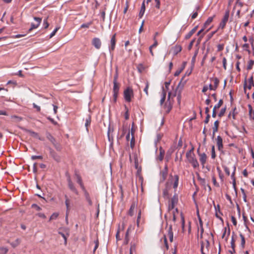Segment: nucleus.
Listing matches in <instances>:
<instances>
[{
	"label": "nucleus",
	"instance_id": "30",
	"mask_svg": "<svg viewBox=\"0 0 254 254\" xmlns=\"http://www.w3.org/2000/svg\"><path fill=\"white\" fill-rule=\"evenodd\" d=\"M145 3H144V1H143L142 3L141 9H140V10L139 12V17L141 18L143 16V15L144 14V12H145Z\"/></svg>",
	"mask_w": 254,
	"mask_h": 254
},
{
	"label": "nucleus",
	"instance_id": "35",
	"mask_svg": "<svg viewBox=\"0 0 254 254\" xmlns=\"http://www.w3.org/2000/svg\"><path fill=\"white\" fill-rule=\"evenodd\" d=\"M120 89V84L119 83H114L113 92L119 93Z\"/></svg>",
	"mask_w": 254,
	"mask_h": 254
},
{
	"label": "nucleus",
	"instance_id": "8",
	"mask_svg": "<svg viewBox=\"0 0 254 254\" xmlns=\"http://www.w3.org/2000/svg\"><path fill=\"white\" fill-rule=\"evenodd\" d=\"M34 19L36 21L37 23L36 24H34V23L31 24V27L28 30V32H31L33 29L37 28L41 22V21H42L41 18L35 17H34Z\"/></svg>",
	"mask_w": 254,
	"mask_h": 254
},
{
	"label": "nucleus",
	"instance_id": "49",
	"mask_svg": "<svg viewBox=\"0 0 254 254\" xmlns=\"http://www.w3.org/2000/svg\"><path fill=\"white\" fill-rule=\"evenodd\" d=\"M31 207L35 209L37 211H40L42 209V208L36 204H32Z\"/></svg>",
	"mask_w": 254,
	"mask_h": 254
},
{
	"label": "nucleus",
	"instance_id": "38",
	"mask_svg": "<svg viewBox=\"0 0 254 254\" xmlns=\"http://www.w3.org/2000/svg\"><path fill=\"white\" fill-rule=\"evenodd\" d=\"M254 64V61H253L252 60H250L248 62V64L247 68V69L249 70L252 69Z\"/></svg>",
	"mask_w": 254,
	"mask_h": 254
},
{
	"label": "nucleus",
	"instance_id": "5",
	"mask_svg": "<svg viewBox=\"0 0 254 254\" xmlns=\"http://www.w3.org/2000/svg\"><path fill=\"white\" fill-rule=\"evenodd\" d=\"M230 15V11L229 9L225 11V15L223 16L221 22L219 24V28L223 29L228 21V19Z\"/></svg>",
	"mask_w": 254,
	"mask_h": 254
},
{
	"label": "nucleus",
	"instance_id": "24",
	"mask_svg": "<svg viewBox=\"0 0 254 254\" xmlns=\"http://www.w3.org/2000/svg\"><path fill=\"white\" fill-rule=\"evenodd\" d=\"M217 208H218V210L217 209V208H216V213H215V216L217 218H218V219H219L221 221L223 222V219L222 218V217L220 216V215H222V213L221 212L220 210V206L219 205H217Z\"/></svg>",
	"mask_w": 254,
	"mask_h": 254
},
{
	"label": "nucleus",
	"instance_id": "33",
	"mask_svg": "<svg viewBox=\"0 0 254 254\" xmlns=\"http://www.w3.org/2000/svg\"><path fill=\"white\" fill-rule=\"evenodd\" d=\"M212 81L213 82V83H214V84L213 85H214V88L216 89L218 86V85L219 83V80L217 78L215 77V78L212 79Z\"/></svg>",
	"mask_w": 254,
	"mask_h": 254
},
{
	"label": "nucleus",
	"instance_id": "40",
	"mask_svg": "<svg viewBox=\"0 0 254 254\" xmlns=\"http://www.w3.org/2000/svg\"><path fill=\"white\" fill-rule=\"evenodd\" d=\"M59 213H57V212H55L54 213L52 214V215L51 216L50 218V221H52L53 220H55L59 216Z\"/></svg>",
	"mask_w": 254,
	"mask_h": 254
},
{
	"label": "nucleus",
	"instance_id": "31",
	"mask_svg": "<svg viewBox=\"0 0 254 254\" xmlns=\"http://www.w3.org/2000/svg\"><path fill=\"white\" fill-rule=\"evenodd\" d=\"M214 17V16H212V17H209L208 18V19H207V20L205 21V22L204 24V28L207 27L212 22Z\"/></svg>",
	"mask_w": 254,
	"mask_h": 254
},
{
	"label": "nucleus",
	"instance_id": "17",
	"mask_svg": "<svg viewBox=\"0 0 254 254\" xmlns=\"http://www.w3.org/2000/svg\"><path fill=\"white\" fill-rule=\"evenodd\" d=\"M68 186L69 188L73 191L76 194H78V192L75 187L74 186V185L73 183L71 182V180L69 179L68 180Z\"/></svg>",
	"mask_w": 254,
	"mask_h": 254
},
{
	"label": "nucleus",
	"instance_id": "56",
	"mask_svg": "<svg viewBox=\"0 0 254 254\" xmlns=\"http://www.w3.org/2000/svg\"><path fill=\"white\" fill-rule=\"evenodd\" d=\"M222 62H223V66L224 68L225 69H226V68H227V67H226V64H227V60H226V58L224 57V58H223V61H222Z\"/></svg>",
	"mask_w": 254,
	"mask_h": 254
},
{
	"label": "nucleus",
	"instance_id": "7",
	"mask_svg": "<svg viewBox=\"0 0 254 254\" xmlns=\"http://www.w3.org/2000/svg\"><path fill=\"white\" fill-rule=\"evenodd\" d=\"M178 199L177 196L174 195L171 198L168 206V210H172L175 208L176 204H177Z\"/></svg>",
	"mask_w": 254,
	"mask_h": 254
},
{
	"label": "nucleus",
	"instance_id": "9",
	"mask_svg": "<svg viewBox=\"0 0 254 254\" xmlns=\"http://www.w3.org/2000/svg\"><path fill=\"white\" fill-rule=\"evenodd\" d=\"M116 34H114L111 39V45L109 47V51L110 53L113 52L115 50V46H116Z\"/></svg>",
	"mask_w": 254,
	"mask_h": 254
},
{
	"label": "nucleus",
	"instance_id": "1",
	"mask_svg": "<svg viewBox=\"0 0 254 254\" xmlns=\"http://www.w3.org/2000/svg\"><path fill=\"white\" fill-rule=\"evenodd\" d=\"M244 6L243 2L240 1V0H237L232 10V14L235 11H236V15L238 18L241 17V15L246 13L248 11V8H246L244 10H242V8Z\"/></svg>",
	"mask_w": 254,
	"mask_h": 254
},
{
	"label": "nucleus",
	"instance_id": "11",
	"mask_svg": "<svg viewBox=\"0 0 254 254\" xmlns=\"http://www.w3.org/2000/svg\"><path fill=\"white\" fill-rule=\"evenodd\" d=\"M92 44L97 49H99L101 47V42L99 38H94L92 39Z\"/></svg>",
	"mask_w": 254,
	"mask_h": 254
},
{
	"label": "nucleus",
	"instance_id": "50",
	"mask_svg": "<svg viewBox=\"0 0 254 254\" xmlns=\"http://www.w3.org/2000/svg\"><path fill=\"white\" fill-rule=\"evenodd\" d=\"M226 112V108H222L220 113L218 114V116L219 117H222L225 114Z\"/></svg>",
	"mask_w": 254,
	"mask_h": 254
},
{
	"label": "nucleus",
	"instance_id": "60",
	"mask_svg": "<svg viewBox=\"0 0 254 254\" xmlns=\"http://www.w3.org/2000/svg\"><path fill=\"white\" fill-rule=\"evenodd\" d=\"M231 221H232L233 225L236 226L237 225V222L236 219L235 218V217L234 216H231Z\"/></svg>",
	"mask_w": 254,
	"mask_h": 254
},
{
	"label": "nucleus",
	"instance_id": "6",
	"mask_svg": "<svg viewBox=\"0 0 254 254\" xmlns=\"http://www.w3.org/2000/svg\"><path fill=\"white\" fill-rule=\"evenodd\" d=\"M254 86V81L253 76H251V77L248 79L247 83L246 78H245L244 83V90L245 92L246 93V88L249 90L251 89L252 87Z\"/></svg>",
	"mask_w": 254,
	"mask_h": 254
},
{
	"label": "nucleus",
	"instance_id": "64",
	"mask_svg": "<svg viewBox=\"0 0 254 254\" xmlns=\"http://www.w3.org/2000/svg\"><path fill=\"white\" fill-rule=\"evenodd\" d=\"M33 107L36 109L37 111L40 112L41 111V108L40 106H37L35 103L33 104Z\"/></svg>",
	"mask_w": 254,
	"mask_h": 254
},
{
	"label": "nucleus",
	"instance_id": "55",
	"mask_svg": "<svg viewBox=\"0 0 254 254\" xmlns=\"http://www.w3.org/2000/svg\"><path fill=\"white\" fill-rule=\"evenodd\" d=\"M195 41V39H193V40H191V41L190 42V44H189V46H188V49H189V50H190L192 48V46H193V44H194V43Z\"/></svg>",
	"mask_w": 254,
	"mask_h": 254
},
{
	"label": "nucleus",
	"instance_id": "53",
	"mask_svg": "<svg viewBox=\"0 0 254 254\" xmlns=\"http://www.w3.org/2000/svg\"><path fill=\"white\" fill-rule=\"evenodd\" d=\"M59 29V27H57L50 34V38H52L55 35L56 33H57V32L58 31V30Z\"/></svg>",
	"mask_w": 254,
	"mask_h": 254
},
{
	"label": "nucleus",
	"instance_id": "32",
	"mask_svg": "<svg viewBox=\"0 0 254 254\" xmlns=\"http://www.w3.org/2000/svg\"><path fill=\"white\" fill-rule=\"evenodd\" d=\"M47 137L54 145H55L56 140L51 134L48 133L47 135Z\"/></svg>",
	"mask_w": 254,
	"mask_h": 254
},
{
	"label": "nucleus",
	"instance_id": "52",
	"mask_svg": "<svg viewBox=\"0 0 254 254\" xmlns=\"http://www.w3.org/2000/svg\"><path fill=\"white\" fill-rule=\"evenodd\" d=\"M198 180H199L201 185H202V186H205L206 185V181L204 179H202L200 177H198Z\"/></svg>",
	"mask_w": 254,
	"mask_h": 254
},
{
	"label": "nucleus",
	"instance_id": "37",
	"mask_svg": "<svg viewBox=\"0 0 254 254\" xmlns=\"http://www.w3.org/2000/svg\"><path fill=\"white\" fill-rule=\"evenodd\" d=\"M129 231V229H127V232L126 233L125 238V240H124V243L125 245L127 244L129 242V238H128Z\"/></svg>",
	"mask_w": 254,
	"mask_h": 254
},
{
	"label": "nucleus",
	"instance_id": "27",
	"mask_svg": "<svg viewBox=\"0 0 254 254\" xmlns=\"http://www.w3.org/2000/svg\"><path fill=\"white\" fill-rule=\"evenodd\" d=\"M166 92L165 91L164 88H163V90L161 93V99L160 100V105H162L163 103L164 102L165 99H166Z\"/></svg>",
	"mask_w": 254,
	"mask_h": 254
},
{
	"label": "nucleus",
	"instance_id": "21",
	"mask_svg": "<svg viewBox=\"0 0 254 254\" xmlns=\"http://www.w3.org/2000/svg\"><path fill=\"white\" fill-rule=\"evenodd\" d=\"M7 243H9L11 247L14 248L20 244L21 240L19 238H17L13 242L10 243L9 241H7Z\"/></svg>",
	"mask_w": 254,
	"mask_h": 254
},
{
	"label": "nucleus",
	"instance_id": "43",
	"mask_svg": "<svg viewBox=\"0 0 254 254\" xmlns=\"http://www.w3.org/2000/svg\"><path fill=\"white\" fill-rule=\"evenodd\" d=\"M125 108L126 110V113L125 114V118L126 120H127L129 119V113H128V109L127 106H125Z\"/></svg>",
	"mask_w": 254,
	"mask_h": 254
},
{
	"label": "nucleus",
	"instance_id": "13",
	"mask_svg": "<svg viewBox=\"0 0 254 254\" xmlns=\"http://www.w3.org/2000/svg\"><path fill=\"white\" fill-rule=\"evenodd\" d=\"M65 204L66 207V218L67 217L68 214L69 213V211L70 210V200L67 197V195H65Z\"/></svg>",
	"mask_w": 254,
	"mask_h": 254
},
{
	"label": "nucleus",
	"instance_id": "26",
	"mask_svg": "<svg viewBox=\"0 0 254 254\" xmlns=\"http://www.w3.org/2000/svg\"><path fill=\"white\" fill-rule=\"evenodd\" d=\"M174 182L173 183V188L176 189L179 184V176L178 175H175L174 177Z\"/></svg>",
	"mask_w": 254,
	"mask_h": 254
},
{
	"label": "nucleus",
	"instance_id": "2",
	"mask_svg": "<svg viewBox=\"0 0 254 254\" xmlns=\"http://www.w3.org/2000/svg\"><path fill=\"white\" fill-rule=\"evenodd\" d=\"M193 153L191 154L190 152H187L186 157L189 162L192 165L193 168H196L199 166V163L195 158L194 157Z\"/></svg>",
	"mask_w": 254,
	"mask_h": 254
},
{
	"label": "nucleus",
	"instance_id": "45",
	"mask_svg": "<svg viewBox=\"0 0 254 254\" xmlns=\"http://www.w3.org/2000/svg\"><path fill=\"white\" fill-rule=\"evenodd\" d=\"M168 211L171 214H172V215H174V214L176 215V214H178V210L177 208H174L172 210H168Z\"/></svg>",
	"mask_w": 254,
	"mask_h": 254
},
{
	"label": "nucleus",
	"instance_id": "41",
	"mask_svg": "<svg viewBox=\"0 0 254 254\" xmlns=\"http://www.w3.org/2000/svg\"><path fill=\"white\" fill-rule=\"evenodd\" d=\"M90 124H91V118L90 117H89L88 118H87L86 119V122H85V126L86 127L87 131H88V127L90 125Z\"/></svg>",
	"mask_w": 254,
	"mask_h": 254
},
{
	"label": "nucleus",
	"instance_id": "34",
	"mask_svg": "<svg viewBox=\"0 0 254 254\" xmlns=\"http://www.w3.org/2000/svg\"><path fill=\"white\" fill-rule=\"evenodd\" d=\"M8 251V249L4 247H0V254H6Z\"/></svg>",
	"mask_w": 254,
	"mask_h": 254
},
{
	"label": "nucleus",
	"instance_id": "20",
	"mask_svg": "<svg viewBox=\"0 0 254 254\" xmlns=\"http://www.w3.org/2000/svg\"><path fill=\"white\" fill-rule=\"evenodd\" d=\"M197 26L194 27L191 31H190L185 36L186 39H190L191 36L196 32L197 29Z\"/></svg>",
	"mask_w": 254,
	"mask_h": 254
},
{
	"label": "nucleus",
	"instance_id": "61",
	"mask_svg": "<svg viewBox=\"0 0 254 254\" xmlns=\"http://www.w3.org/2000/svg\"><path fill=\"white\" fill-rule=\"evenodd\" d=\"M91 24V23H84L81 25V28H88Z\"/></svg>",
	"mask_w": 254,
	"mask_h": 254
},
{
	"label": "nucleus",
	"instance_id": "10",
	"mask_svg": "<svg viewBox=\"0 0 254 254\" xmlns=\"http://www.w3.org/2000/svg\"><path fill=\"white\" fill-rule=\"evenodd\" d=\"M197 152H198V150H197ZM198 154L199 157V161L200 163L203 167L206 162L207 158V155L205 153H200L198 152Z\"/></svg>",
	"mask_w": 254,
	"mask_h": 254
},
{
	"label": "nucleus",
	"instance_id": "22",
	"mask_svg": "<svg viewBox=\"0 0 254 254\" xmlns=\"http://www.w3.org/2000/svg\"><path fill=\"white\" fill-rule=\"evenodd\" d=\"M219 122L218 121H216L214 123V126L212 127L213 129V136L215 135V133L218 131Z\"/></svg>",
	"mask_w": 254,
	"mask_h": 254
},
{
	"label": "nucleus",
	"instance_id": "44",
	"mask_svg": "<svg viewBox=\"0 0 254 254\" xmlns=\"http://www.w3.org/2000/svg\"><path fill=\"white\" fill-rule=\"evenodd\" d=\"M95 244V247L93 250V253H94L96 251V250L97 249V248L99 247V241L98 239H96L94 242Z\"/></svg>",
	"mask_w": 254,
	"mask_h": 254
},
{
	"label": "nucleus",
	"instance_id": "12",
	"mask_svg": "<svg viewBox=\"0 0 254 254\" xmlns=\"http://www.w3.org/2000/svg\"><path fill=\"white\" fill-rule=\"evenodd\" d=\"M223 100L222 99H220L217 104L215 105L213 109V112H212V117L215 118L216 117V109H219L223 104Z\"/></svg>",
	"mask_w": 254,
	"mask_h": 254
},
{
	"label": "nucleus",
	"instance_id": "18",
	"mask_svg": "<svg viewBox=\"0 0 254 254\" xmlns=\"http://www.w3.org/2000/svg\"><path fill=\"white\" fill-rule=\"evenodd\" d=\"M238 114V112L236 108H234L232 111H231L228 115V118L230 119H232L233 120L236 119V116Z\"/></svg>",
	"mask_w": 254,
	"mask_h": 254
},
{
	"label": "nucleus",
	"instance_id": "15",
	"mask_svg": "<svg viewBox=\"0 0 254 254\" xmlns=\"http://www.w3.org/2000/svg\"><path fill=\"white\" fill-rule=\"evenodd\" d=\"M167 236L169 237L170 242L173 241V232L172 230V226L171 225L169 226L168 230Z\"/></svg>",
	"mask_w": 254,
	"mask_h": 254
},
{
	"label": "nucleus",
	"instance_id": "28",
	"mask_svg": "<svg viewBox=\"0 0 254 254\" xmlns=\"http://www.w3.org/2000/svg\"><path fill=\"white\" fill-rule=\"evenodd\" d=\"M136 253V245L134 243H131L129 250V254H133Z\"/></svg>",
	"mask_w": 254,
	"mask_h": 254
},
{
	"label": "nucleus",
	"instance_id": "47",
	"mask_svg": "<svg viewBox=\"0 0 254 254\" xmlns=\"http://www.w3.org/2000/svg\"><path fill=\"white\" fill-rule=\"evenodd\" d=\"M11 119H13L15 122H19L22 120V118L17 116H12Z\"/></svg>",
	"mask_w": 254,
	"mask_h": 254
},
{
	"label": "nucleus",
	"instance_id": "36",
	"mask_svg": "<svg viewBox=\"0 0 254 254\" xmlns=\"http://www.w3.org/2000/svg\"><path fill=\"white\" fill-rule=\"evenodd\" d=\"M165 154V151L162 149V148L160 149V154L159 156L158 157V159L160 161H162L163 159L164 156Z\"/></svg>",
	"mask_w": 254,
	"mask_h": 254
},
{
	"label": "nucleus",
	"instance_id": "4",
	"mask_svg": "<svg viewBox=\"0 0 254 254\" xmlns=\"http://www.w3.org/2000/svg\"><path fill=\"white\" fill-rule=\"evenodd\" d=\"M171 93L169 92L168 94V99L165 103L164 108L166 114H168L172 109L173 101L170 99Z\"/></svg>",
	"mask_w": 254,
	"mask_h": 254
},
{
	"label": "nucleus",
	"instance_id": "14",
	"mask_svg": "<svg viewBox=\"0 0 254 254\" xmlns=\"http://www.w3.org/2000/svg\"><path fill=\"white\" fill-rule=\"evenodd\" d=\"M216 143L218 149L219 151H221L223 148V140L220 136H218L216 138Z\"/></svg>",
	"mask_w": 254,
	"mask_h": 254
},
{
	"label": "nucleus",
	"instance_id": "48",
	"mask_svg": "<svg viewBox=\"0 0 254 254\" xmlns=\"http://www.w3.org/2000/svg\"><path fill=\"white\" fill-rule=\"evenodd\" d=\"M216 157V154L215 152V147L214 146H212L211 148V158L212 159H215Z\"/></svg>",
	"mask_w": 254,
	"mask_h": 254
},
{
	"label": "nucleus",
	"instance_id": "62",
	"mask_svg": "<svg viewBox=\"0 0 254 254\" xmlns=\"http://www.w3.org/2000/svg\"><path fill=\"white\" fill-rule=\"evenodd\" d=\"M212 179L214 185L216 187H219V184L216 182V178L214 176H213Z\"/></svg>",
	"mask_w": 254,
	"mask_h": 254
},
{
	"label": "nucleus",
	"instance_id": "23",
	"mask_svg": "<svg viewBox=\"0 0 254 254\" xmlns=\"http://www.w3.org/2000/svg\"><path fill=\"white\" fill-rule=\"evenodd\" d=\"M131 139L130 142V147L132 149L133 148L135 145V139L133 135L134 131L132 128L131 129Z\"/></svg>",
	"mask_w": 254,
	"mask_h": 254
},
{
	"label": "nucleus",
	"instance_id": "3",
	"mask_svg": "<svg viewBox=\"0 0 254 254\" xmlns=\"http://www.w3.org/2000/svg\"><path fill=\"white\" fill-rule=\"evenodd\" d=\"M124 96L125 100L127 102H130L131 98L133 97V92L130 87H127L124 92Z\"/></svg>",
	"mask_w": 254,
	"mask_h": 254
},
{
	"label": "nucleus",
	"instance_id": "16",
	"mask_svg": "<svg viewBox=\"0 0 254 254\" xmlns=\"http://www.w3.org/2000/svg\"><path fill=\"white\" fill-rule=\"evenodd\" d=\"M249 109V115L250 120L254 121V110L251 105L249 104L248 105Z\"/></svg>",
	"mask_w": 254,
	"mask_h": 254
},
{
	"label": "nucleus",
	"instance_id": "29",
	"mask_svg": "<svg viewBox=\"0 0 254 254\" xmlns=\"http://www.w3.org/2000/svg\"><path fill=\"white\" fill-rule=\"evenodd\" d=\"M135 208V203H133L130 206V207L129 208V210L128 211V215L132 216L134 214V210Z\"/></svg>",
	"mask_w": 254,
	"mask_h": 254
},
{
	"label": "nucleus",
	"instance_id": "25",
	"mask_svg": "<svg viewBox=\"0 0 254 254\" xmlns=\"http://www.w3.org/2000/svg\"><path fill=\"white\" fill-rule=\"evenodd\" d=\"M76 179H77V183L80 185V187L82 189V190H84V187L82 183V179L81 177L79 175L76 174Z\"/></svg>",
	"mask_w": 254,
	"mask_h": 254
},
{
	"label": "nucleus",
	"instance_id": "46",
	"mask_svg": "<svg viewBox=\"0 0 254 254\" xmlns=\"http://www.w3.org/2000/svg\"><path fill=\"white\" fill-rule=\"evenodd\" d=\"M163 238H164V243L165 248H166V250H168L169 249V245L167 243V238H166V235H164Z\"/></svg>",
	"mask_w": 254,
	"mask_h": 254
},
{
	"label": "nucleus",
	"instance_id": "42",
	"mask_svg": "<svg viewBox=\"0 0 254 254\" xmlns=\"http://www.w3.org/2000/svg\"><path fill=\"white\" fill-rule=\"evenodd\" d=\"M141 210L140 209L138 211L137 218V221H136V224H137V227H139V226L140 220L141 219Z\"/></svg>",
	"mask_w": 254,
	"mask_h": 254
},
{
	"label": "nucleus",
	"instance_id": "51",
	"mask_svg": "<svg viewBox=\"0 0 254 254\" xmlns=\"http://www.w3.org/2000/svg\"><path fill=\"white\" fill-rule=\"evenodd\" d=\"M153 40H154V44L152 45L151 46H150L151 48H154L157 46L158 45V42L157 41V39L155 38V37H153Z\"/></svg>",
	"mask_w": 254,
	"mask_h": 254
},
{
	"label": "nucleus",
	"instance_id": "54",
	"mask_svg": "<svg viewBox=\"0 0 254 254\" xmlns=\"http://www.w3.org/2000/svg\"><path fill=\"white\" fill-rule=\"evenodd\" d=\"M231 248L233 249V252H235V240L233 238H232V239L231 240Z\"/></svg>",
	"mask_w": 254,
	"mask_h": 254
},
{
	"label": "nucleus",
	"instance_id": "63",
	"mask_svg": "<svg viewBox=\"0 0 254 254\" xmlns=\"http://www.w3.org/2000/svg\"><path fill=\"white\" fill-rule=\"evenodd\" d=\"M43 24L44 25L45 28H47L49 27V23L47 21V18L44 20Z\"/></svg>",
	"mask_w": 254,
	"mask_h": 254
},
{
	"label": "nucleus",
	"instance_id": "58",
	"mask_svg": "<svg viewBox=\"0 0 254 254\" xmlns=\"http://www.w3.org/2000/svg\"><path fill=\"white\" fill-rule=\"evenodd\" d=\"M148 88H149V84H148V82H146V86H145V87L144 88V91L145 92L146 94L147 95H148Z\"/></svg>",
	"mask_w": 254,
	"mask_h": 254
},
{
	"label": "nucleus",
	"instance_id": "59",
	"mask_svg": "<svg viewBox=\"0 0 254 254\" xmlns=\"http://www.w3.org/2000/svg\"><path fill=\"white\" fill-rule=\"evenodd\" d=\"M155 6L157 8L159 9L160 8V0H155Z\"/></svg>",
	"mask_w": 254,
	"mask_h": 254
},
{
	"label": "nucleus",
	"instance_id": "19",
	"mask_svg": "<svg viewBox=\"0 0 254 254\" xmlns=\"http://www.w3.org/2000/svg\"><path fill=\"white\" fill-rule=\"evenodd\" d=\"M182 50V47L180 45H176L172 48L173 53L174 55H177Z\"/></svg>",
	"mask_w": 254,
	"mask_h": 254
},
{
	"label": "nucleus",
	"instance_id": "39",
	"mask_svg": "<svg viewBox=\"0 0 254 254\" xmlns=\"http://www.w3.org/2000/svg\"><path fill=\"white\" fill-rule=\"evenodd\" d=\"M240 236L241 239V245L242 247L243 248H244V247H245V237H244V235L243 234H240Z\"/></svg>",
	"mask_w": 254,
	"mask_h": 254
},
{
	"label": "nucleus",
	"instance_id": "57",
	"mask_svg": "<svg viewBox=\"0 0 254 254\" xmlns=\"http://www.w3.org/2000/svg\"><path fill=\"white\" fill-rule=\"evenodd\" d=\"M224 49V45L223 44H219L217 46V51L220 52L222 51Z\"/></svg>",
	"mask_w": 254,
	"mask_h": 254
}]
</instances>
